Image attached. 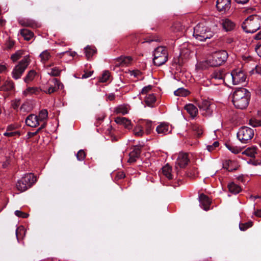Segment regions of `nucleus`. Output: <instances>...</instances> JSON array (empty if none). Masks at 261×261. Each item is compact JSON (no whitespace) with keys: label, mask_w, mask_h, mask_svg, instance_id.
<instances>
[{"label":"nucleus","mask_w":261,"mask_h":261,"mask_svg":"<svg viewBox=\"0 0 261 261\" xmlns=\"http://www.w3.org/2000/svg\"><path fill=\"white\" fill-rule=\"evenodd\" d=\"M41 91V87H28L22 92V95L24 96H29L33 94L37 95L39 94Z\"/></svg>","instance_id":"nucleus-19"},{"label":"nucleus","mask_w":261,"mask_h":261,"mask_svg":"<svg viewBox=\"0 0 261 261\" xmlns=\"http://www.w3.org/2000/svg\"><path fill=\"white\" fill-rule=\"evenodd\" d=\"M254 38L255 40H260L261 39V31H259L258 33H257L254 36Z\"/></svg>","instance_id":"nucleus-59"},{"label":"nucleus","mask_w":261,"mask_h":261,"mask_svg":"<svg viewBox=\"0 0 261 261\" xmlns=\"http://www.w3.org/2000/svg\"><path fill=\"white\" fill-rule=\"evenodd\" d=\"M231 0H217L216 7L220 12H225L230 8Z\"/></svg>","instance_id":"nucleus-13"},{"label":"nucleus","mask_w":261,"mask_h":261,"mask_svg":"<svg viewBox=\"0 0 261 261\" xmlns=\"http://www.w3.org/2000/svg\"><path fill=\"white\" fill-rule=\"evenodd\" d=\"M143 128V127L141 123L137 125L133 130L134 135L138 137L142 136L144 134Z\"/></svg>","instance_id":"nucleus-32"},{"label":"nucleus","mask_w":261,"mask_h":261,"mask_svg":"<svg viewBox=\"0 0 261 261\" xmlns=\"http://www.w3.org/2000/svg\"><path fill=\"white\" fill-rule=\"evenodd\" d=\"M237 3L244 4L248 2L249 0H234Z\"/></svg>","instance_id":"nucleus-60"},{"label":"nucleus","mask_w":261,"mask_h":261,"mask_svg":"<svg viewBox=\"0 0 261 261\" xmlns=\"http://www.w3.org/2000/svg\"><path fill=\"white\" fill-rule=\"evenodd\" d=\"M219 143L218 141H215L212 145H207L206 146L207 149L209 151H212L214 148L218 147Z\"/></svg>","instance_id":"nucleus-51"},{"label":"nucleus","mask_w":261,"mask_h":261,"mask_svg":"<svg viewBox=\"0 0 261 261\" xmlns=\"http://www.w3.org/2000/svg\"><path fill=\"white\" fill-rule=\"evenodd\" d=\"M233 164V162L230 160L226 161L223 164V168L226 169L228 171H232L233 170H236L235 168H233L231 167V166Z\"/></svg>","instance_id":"nucleus-42"},{"label":"nucleus","mask_w":261,"mask_h":261,"mask_svg":"<svg viewBox=\"0 0 261 261\" xmlns=\"http://www.w3.org/2000/svg\"><path fill=\"white\" fill-rule=\"evenodd\" d=\"M143 127H145V133L147 134H149L151 133V130L153 129L152 123L151 121L149 120H144L141 123Z\"/></svg>","instance_id":"nucleus-26"},{"label":"nucleus","mask_w":261,"mask_h":261,"mask_svg":"<svg viewBox=\"0 0 261 261\" xmlns=\"http://www.w3.org/2000/svg\"><path fill=\"white\" fill-rule=\"evenodd\" d=\"M174 93L176 96H186L189 94V92L186 89L183 88H178L177 90H175Z\"/></svg>","instance_id":"nucleus-36"},{"label":"nucleus","mask_w":261,"mask_h":261,"mask_svg":"<svg viewBox=\"0 0 261 261\" xmlns=\"http://www.w3.org/2000/svg\"><path fill=\"white\" fill-rule=\"evenodd\" d=\"M254 130L247 126L241 127L237 133V138L242 143H247L253 138Z\"/></svg>","instance_id":"nucleus-10"},{"label":"nucleus","mask_w":261,"mask_h":261,"mask_svg":"<svg viewBox=\"0 0 261 261\" xmlns=\"http://www.w3.org/2000/svg\"><path fill=\"white\" fill-rule=\"evenodd\" d=\"M75 55V52L71 53L69 51H63L60 53H58L57 56L60 58H62L64 55H67L72 58Z\"/></svg>","instance_id":"nucleus-47"},{"label":"nucleus","mask_w":261,"mask_h":261,"mask_svg":"<svg viewBox=\"0 0 261 261\" xmlns=\"http://www.w3.org/2000/svg\"><path fill=\"white\" fill-rule=\"evenodd\" d=\"M45 123H43L42 124H41V127H39L36 132L32 133L31 135L32 136L36 135L40 129H41L42 128H44L45 127Z\"/></svg>","instance_id":"nucleus-58"},{"label":"nucleus","mask_w":261,"mask_h":261,"mask_svg":"<svg viewBox=\"0 0 261 261\" xmlns=\"http://www.w3.org/2000/svg\"><path fill=\"white\" fill-rule=\"evenodd\" d=\"M242 28L247 33H254L261 28V16L252 15L248 17L243 22Z\"/></svg>","instance_id":"nucleus-2"},{"label":"nucleus","mask_w":261,"mask_h":261,"mask_svg":"<svg viewBox=\"0 0 261 261\" xmlns=\"http://www.w3.org/2000/svg\"><path fill=\"white\" fill-rule=\"evenodd\" d=\"M155 100L156 98L153 94H148L145 98V102L149 107H152V105L155 102Z\"/></svg>","instance_id":"nucleus-31"},{"label":"nucleus","mask_w":261,"mask_h":261,"mask_svg":"<svg viewBox=\"0 0 261 261\" xmlns=\"http://www.w3.org/2000/svg\"><path fill=\"white\" fill-rule=\"evenodd\" d=\"M128 107L126 105H121L116 109L117 113L121 114L122 115L126 114L128 113Z\"/></svg>","instance_id":"nucleus-33"},{"label":"nucleus","mask_w":261,"mask_h":261,"mask_svg":"<svg viewBox=\"0 0 261 261\" xmlns=\"http://www.w3.org/2000/svg\"><path fill=\"white\" fill-rule=\"evenodd\" d=\"M85 52L87 58L89 59L95 53V50L94 48H92L90 46H87L85 48Z\"/></svg>","instance_id":"nucleus-39"},{"label":"nucleus","mask_w":261,"mask_h":261,"mask_svg":"<svg viewBox=\"0 0 261 261\" xmlns=\"http://www.w3.org/2000/svg\"><path fill=\"white\" fill-rule=\"evenodd\" d=\"M192 129L198 137L200 136L203 133V130L201 126L198 124L194 125L193 126Z\"/></svg>","instance_id":"nucleus-41"},{"label":"nucleus","mask_w":261,"mask_h":261,"mask_svg":"<svg viewBox=\"0 0 261 261\" xmlns=\"http://www.w3.org/2000/svg\"><path fill=\"white\" fill-rule=\"evenodd\" d=\"M226 79L228 83L231 81L233 85H236L245 83L246 76L242 70L238 69L233 70L230 73H227Z\"/></svg>","instance_id":"nucleus-8"},{"label":"nucleus","mask_w":261,"mask_h":261,"mask_svg":"<svg viewBox=\"0 0 261 261\" xmlns=\"http://www.w3.org/2000/svg\"><path fill=\"white\" fill-rule=\"evenodd\" d=\"M16 216L18 217H21L23 218H27L29 216V214L27 213H23L20 211L16 210L14 212Z\"/></svg>","instance_id":"nucleus-49"},{"label":"nucleus","mask_w":261,"mask_h":261,"mask_svg":"<svg viewBox=\"0 0 261 261\" xmlns=\"http://www.w3.org/2000/svg\"><path fill=\"white\" fill-rule=\"evenodd\" d=\"M213 35V32L203 24L199 23L194 29L193 36L199 41H204L211 38Z\"/></svg>","instance_id":"nucleus-3"},{"label":"nucleus","mask_w":261,"mask_h":261,"mask_svg":"<svg viewBox=\"0 0 261 261\" xmlns=\"http://www.w3.org/2000/svg\"><path fill=\"white\" fill-rule=\"evenodd\" d=\"M20 33L26 40H30L34 36L33 33L27 29H22L20 31Z\"/></svg>","instance_id":"nucleus-27"},{"label":"nucleus","mask_w":261,"mask_h":261,"mask_svg":"<svg viewBox=\"0 0 261 261\" xmlns=\"http://www.w3.org/2000/svg\"><path fill=\"white\" fill-rule=\"evenodd\" d=\"M110 77V73L108 71H105L103 72L101 77L99 79V82L102 83L106 82L108 81Z\"/></svg>","instance_id":"nucleus-44"},{"label":"nucleus","mask_w":261,"mask_h":261,"mask_svg":"<svg viewBox=\"0 0 261 261\" xmlns=\"http://www.w3.org/2000/svg\"><path fill=\"white\" fill-rule=\"evenodd\" d=\"M39 57L41 59V62L44 63L49 59L51 57V55L47 50H45L40 54Z\"/></svg>","instance_id":"nucleus-30"},{"label":"nucleus","mask_w":261,"mask_h":261,"mask_svg":"<svg viewBox=\"0 0 261 261\" xmlns=\"http://www.w3.org/2000/svg\"><path fill=\"white\" fill-rule=\"evenodd\" d=\"M233 41V39L231 38H228L227 39V42L228 43H231Z\"/></svg>","instance_id":"nucleus-63"},{"label":"nucleus","mask_w":261,"mask_h":261,"mask_svg":"<svg viewBox=\"0 0 261 261\" xmlns=\"http://www.w3.org/2000/svg\"><path fill=\"white\" fill-rule=\"evenodd\" d=\"M23 55V51L19 50H17L15 54L11 56V59L13 62L17 61Z\"/></svg>","instance_id":"nucleus-40"},{"label":"nucleus","mask_w":261,"mask_h":261,"mask_svg":"<svg viewBox=\"0 0 261 261\" xmlns=\"http://www.w3.org/2000/svg\"><path fill=\"white\" fill-rule=\"evenodd\" d=\"M152 88V86L151 85H148L147 86H145L143 87V88L142 89L141 92L140 93V94H146L148 92L151 90Z\"/></svg>","instance_id":"nucleus-53"},{"label":"nucleus","mask_w":261,"mask_h":261,"mask_svg":"<svg viewBox=\"0 0 261 261\" xmlns=\"http://www.w3.org/2000/svg\"><path fill=\"white\" fill-rule=\"evenodd\" d=\"M185 109L193 118L196 117L198 113L197 108L193 104L189 103L185 106Z\"/></svg>","instance_id":"nucleus-21"},{"label":"nucleus","mask_w":261,"mask_h":261,"mask_svg":"<svg viewBox=\"0 0 261 261\" xmlns=\"http://www.w3.org/2000/svg\"><path fill=\"white\" fill-rule=\"evenodd\" d=\"M117 62L120 66H126L131 64L132 58L130 56L120 57L117 59Z\"/></svg>","instance_id":"nucleus-22"},{"label":"nucleus","mask_w":261,"mask_h":261,"mask_svg":"<svg viewBox=\"0 0 261 261\" xmlns=\"http://www.w3.org/2000/svg\"><path fill=\"white\" fill-rule=\"evenodd\" d=\"M36 75V72L34 70H30L27 74L26 76L24 79L25 83L28 84L32 82L35 78Z\"/></svg>","instance_id":"nucleus-29"},{"label":"nucleus","mask_w":261,"mask_h":261,"mask_svg":"<svg viewBox=\"0 0 261 261\" xmlns=\"http://www.w3.org/2000/svg\"><path fill=\"white\" fill-rule=\"evenodd\" d=\"M14 88V84L12 81H6L1 86L2 91H9Z\"/></svg>","instance_id":"nucleus-24"},{"label":"nucleus","mask_w":261,"mask_h":261,"mask_svg":"<svg viewBox=\"0 0 261 261\" xmlns=\"http://www.w3.org/2000/svg\"><path fill=\"white\" fill-rule=\"evenodd\" d=\"M199 201L200 207L204 210L207 211L209 210L211 202L207 196L203 194H200L199 196Z\"/></svg>","instance_id":"nucleus-16"},{"label":"nucleus","mask_w":261,"mask_h":261,"mask_svg":"<svg viewBox=\"0 0 261 261\" xmlns=\"http://www.w3.org/2000/svg\"><path fill=\"white\" fill-rule=\"evenodd\" d=\"M188 154L186 153H180L177 159L176 164L180 168H184L189 162Z\"/></svg>","instance_id":"nucleus-17"},{"label":"nucleus","mask_w":261,"mask_h":261,"mask_svg":"<svg viewBox=\"0 0 261 261\" xmlns=\"http://www.w3.org/2000/svg\"><path fill=\"white\" fill-rule=\"evenodd\" d=\"M156 132L161 136L167 135L171 132V128L169 124L165 122H162L156 127Z\"/></svg>","instance_id":"nucleus-14"},{"label":"nucleus","mask_w":261,"mask_h":261,"mask_svg":"<svg viewBox=\"0 0 261 261\" xmlns=\"http://www.w3.org/2000/svg\"><path fill=\"white\" fill-rule=\"evenodd\" d=\"M255 215L258 217H261V210H257L255 212Z\"/></svg>","instance_id":"nucleus-62"},{"label":"nucleus","mask_w":261,"mask_h":261,"mask_svg":"<svg viewBox=\"0 0 261 261\" xmlns=\"http://www.w3.org/2000/svg\"><path fill=\"white\" fill-rule=\"evenodd\" d=\"M7 66L5 64H0V73H5L7 71Z\"/></svg>","instance_id":"nucleus-54"},{"label":"nucleus","mask_w":261,"mask_h":261,"mask_svg":"<svg viewBox=\"0 0 261 261\" xmlns=\"http://www.w3.org/2000/svg\"><path fill=\"white\" fill-rule=\"evenodd\" d=\"M37 181L36 177L32 173L24 174L20 179L18 180L16 187L20 192H24L31 188Z\"/></svg>","instance_id":"nucleus-5"},{"label":"nucleus","mask_w":261,"mask_h":261,"mask_svg":"<svg viewBox=\"0 0 261 261\" xmlns=\"http://www.w3.org/2000/svg\"><path fill=\"white\" fill-rule=\"evenodd\" d=\"M93 73V71H90L88 72H86L84 74L82 75V78L83 79H86L88 77H89L91 76L92 74Z\"/></svg>","instance_id":"nucleus-57"},{"label":"nucleus","mask_w":261,"mask_h":261,"mask_svg":"<svg viewBox=\"0 0 261 261\" xmlns=\"http://www.w3.org/2000/svg\"><path fill=\"white\" fill-rule=\"evenodd\" d=\"M257 148L256 146H252L245 149L242 152V154H245L251 158H254L255 154L257 153Z\"/></svg>","instance_id":"nucleus-23"},{"label":"nucleus","mask_w":261,"mask_h":261,"mask_svg":"<svg viewBox=\"0 0 261 261\" xmlns=\"http://www.w3.org/2000/svg\"><path fill=\"white\" fill-rule=\"evenodd\" d=\"M153 56V62L154 65L161 66L168 60L167 50L164 46H159L154 50Z\"/></svg>","instance_id":"nucleus-7"},{"label":"nucleus","mask_w":261,"mask_h":261,"mask_svg":"<svg viewBox=\"0 0 261 261\" xmlns=\"http://www.w3.org/2000/svg\"><path fill=\"white\" fill-rule=\"evenodd\" d=\"M115 121L116 123L122 125L127 129L132 127L130 120L125 117H117L115 118Z\"/></svg>","instance_id":"nucleus-20"},{"label":"nucleus","mask_w":261,"mask_h":261,"mask_svg":"<svg viewBox=\"0 0 261 261\" xmlns=\"http://www.w3.org/2000/svg\"><path fill=\"white\" fill-rule=\"evenodd\" d=\"M60 72L61 70L57 67H54L53 68L48 69L47 71L48 74L54 76L59 75Z\"/></svg>","instance_id":"nucleus-35"},{"label":"nucleus","mask_w":261,"mask_h":261,"mask_svg":"<svg viewBox=\"0 0 261 261\" xmlns=\"http://www.w3.org/2000/svg\"><path fill=\"white\" fill-rule=\"evenodd\" d=\"M15 127L14 125H9L7 128V130L8 131H13V130L15 129Z\"/></svg>","instance_id":"nucleus-61"},{"label":"nucleus","mask_w":261,"mask_h":261,"mask_svg":"<svg viewBox=\"0 0 261 261\" xmlns=\"http://www.w3.org/2000/svg\"><path fill=\"white\" fill-rule=\"evenodd\" d=\"M249 124L255 127L261 126V120L255 118H252L249 120Z\"/></svg>","instance_id":"nucleus-43"},{"label":"nucleus","mask_w":261,"mask_h":261,"mask_svg":"<svg viewBox=\"0 0 261 261\" xmlns=\"http://www.w3.org/2000/svg\"><path fill=\"white\" fill-rule=\"evenodd\" d=\"M223 70H215L211 75V82L214 85H219L223 83L226 84L228 81L226 79V74Z\"/></svg>","instance_id":"nucleus-12"},{"label":"nucleus","mask_w":261,"mask_h":261,"mask_svg":"<svg viewBox=\"0 0 261 261\" xmlns=\"http://www.w3.org/2000/svg\"><path fill=\"white\" fill-rule=\"evenodd\" d=\"M220 23L223 29L226 32L232 31L236 27L235 23L228 18L222 19Z\"/></svg>","instance_id":"nucleus-15"},{"label":"nucleus","mask_w":261,"mask_h":261,"mask_svg":"<svg viewBox=\"0 0 261 261\" xmlns=\"http://www.w3.org/2000/svg\"><path fill=\"white\" fill-rule=\"evenodd\" d=\"M25 123L28 126L35 127L39 125V121L37 116L34 114H30L25 119Z\"/></svg>","instance_id":"nucleus-18"},{"label":"nucleus","mask_w":261,"mask_h":261,"mask_svg":"<svg viewBox=\"0 0 261 261\" xmlns=\"http://www.w3.org/2000/svg\"><path fill=\"white\" fill-rule=\"evenodd\" d=\"M252 225V222H248L245 223H240L239 225L240 229L242 231H245Z\"/></svg>","instance_id":"nucleus-45"},{"label":"nucleus","mask_w":261,"mask_h":261,"mask_svg":"<svg viewBox=\"0 0 261 261\" xmlns=\"http://www.w3.org/2000/svg\"><path fill=\"white\" fill-rule=\"evenodd\" d=\"M19 23L22 25H24V26H27V27H33L34 25V23L33 22H32L31 21H30V20H20L19 21Z\"/></svg>","instance_id":"nucleus-50"},{"label":"nucleus","mask_w":261,"mask_h":261,"mask_svg":"<svg viewBox=\"0 0 261 261\" xmlns=\"http://www.w3.org/2000/svg\"><path fill=\"white\" fill-rule=\"evenodd\" d=\"M252 73H256L261 75V65H257L251 71Z\"/></svg>","instance_id":"nucleus-52"},{"label":"nucleus","mask_w":261,"mask_h":261,"mask_svg":"<svg viewBox=\"0 0 261 261\" xmlns=\"http://www.w3.org/2000/svg\"><path fill=\"white\" fill-rule=\"evenodd\" d=\"M139 155V151H132L129 153V158L128 160V162L130 163L136 162V159L138 158Z\"/></svg>","instance_id":"nucleus-38"},{"label":"nucleus","mask_w":261,"mask_h":261,"mask_svg":"<svg viewBox=\"0 0 261 261\" xmlns=\"http://www.w3.org/2000/svg\"><path fill=\"white\" fill-rule=\"evenodd\" d=\"M255 51L257 53V55L261 57V44H257L255 47Z\"/></svg>","instance_id":"nucleus-55"},{"label":"nucleus","mask_w":261,"mask_h":261,"mask_svg":"<svg viewBox=\"0 0 261 261\" xmlns=\"http://www.w3.org/2000/svg\"><path fill=\"white\" fill-rule=\"evenodd\" d=\"M198 107L201 114L205 117H209L212 115L216 106L210 101L202 100L198 103Z\"/></svg>","instance_id":"nucleus-11"},{"label":"nucleus","mask_w":261,"mask_h":261,"mask_svg":"<svg viewBox=\"0 0 261 261\" xmlns=\"http://www.w3.org/2000/svg\"><path fill=\"white\" fill-rule=\"evenodd\" d=\"M63 85L57 79H49L46 84L42 85L41 87V91L46 94H50L56 92L60 88L62 89Z\"/></svg>","instance_id":"nucleus-9"},{"label":"nucleus","mask_w":261,"mask_h":261,"mask_svg":"<svg viewBox=\"0 0 261 261\" xmlns=\"http://www.w3.org/2000/svg\"><path fill=\"white\" fill-rule=\"evenodd\" d=\"M249 92L245 88L237 89L233 93L232 101L237 109H246L249 105Z\"/></svg>","instance_id":"nucleus-1"},{"label":"nucleus","mask_w":261,"mask_h":261,"mask_svg":"<svg viewBox=\"0 0 261 261\" xmlns=\"http://www.w3.org/2000/svg\"><path fill=\"white\" fill-rule=\"evenodd\" d=\"M29 56H25L24 58L15 66L12 72V77L15 80L20 79L30 63Z\"/></svg>","instance_id":"nucleus-6"},{"label":"nucleus","mask_w":261,"mask_h":261,"mask_svg":"<svg viewBox=\"0 0 261 261\" xmlns=\"http://www.w3.org/2000/svg\"><path fill=\"white\" fill-rule=\"evenodd\" d=\"M130 74L132 76L134 77H138L140 74V72L138 70L137 71H132L130 72Z\"/></svg>","instance_id":"nucleus-56"},{"label":"nucleus","mask_w":261,"mask_h":261,"mask_svg":"<svg viewBox=\"0 0 261 261\" xmlns=\"http://www.w3.org/2000/svg\"><path fill=\"white\" fill-rule=\"evenodd\" d=\"M227 58L228 54L225 50H219L214 53L204 63L208 66L216 67L222 65Z\"/></svg>","instance_id":"nucleus-4"},{"label":"nucleus","mask_w":261,"mask_h":261,"mask_svg":"<svg viewBox=\"0 0 261 261\" xmlns=\"http://www.w3.org/2000/svg\"><path fill=\"white\" fill-rule=\"evenodd\" d=\"M226 147L231 152L237 154L241 151V148L237 146H233L230 144H226Z\"/></svg>","instance_id":"nucleus-37"},{"label":"nucleus","mask_w":261,"mask_h":261,"mask_svg":"<svg viewBox=\"0 0 261 261\" xmlns=\"http://www.w3.org/2000/svg\"><path fill=\"white\" fill-rule=\"evenodd\" d=\"M228 188L229 191L233 194H237L239 193L241 190L240 187L234 182H231L228 185Z\"/></svg>","instance_id":"nucleus-25"},{"label":"nucleus","mask_w":261,"mask_h":261,"mask_svg":"<svg viewBox=\"0 0 261 261\" xmlns=\"http://www.w3.org/2000/svg\"><path fill=\"white\" fill-rule=\"evenodd\" d=\"M76 158L77 160L80 161H83L86 156V154L84 150H79L76 154Z\"/></svg>","instance_id":"nucleus-48"},{"label":"nucleus","mask_w":261,"mask_h":261,"mask_svg":"<svg viewBox=\"0 0 261 261\" xmlns=\"http://www.w3.org/2000/svg\"><path fill=\"white\" fill-rule=\"evenodd\" d=\"M39 122H44L47 119L48 117V112L46 110L43 109L40 111L39 115L37 116Z\"/></svg>","instance_id":"nucleus-34"},{"label":"nucleus","mask_w":261,"mask_h":261,"mask_svg":"<svg viewBox=\"0 0 261 261\" xmlns=\"http://www.w3.org/2000/svg\"><path fill=\"white\" fill-rule=\"evenodd\" d=\"M162 172L168 179H171L172 178L171 168L169 165L167 164L162 168Z\"/></svg>","instance_id":"nucleus-28"},{"label":"nucleus","mask_w":261,"mask_h":261,"mask_svg":"<svg viewBox=\"0 0 261 261\" xmlns=\"http://www.w3.org/2000/svg\"><path fill=\"white\" fill-rule=\"evenodd\" d=\"M14 45V42L12 41H9V44H8V47L9 48H11Z\"/></svg>","instance_id":"nucleus-64"},{"label":"nucleus","mask_w":261,"mask_h":261,"mask_svg":"<svg viewBox=\"0 0 261 261\" xmlns=\"http://www.w3.org/2000/svg\"><path fill=\"white\" fill-rule=\"evenodd\" d=\"M4 136L8 137H13L15 136H19L20 133L18 131H8L6 132L4 134Z\"/></svg>","instance_id":"nucleus-46"}]
</instances>
